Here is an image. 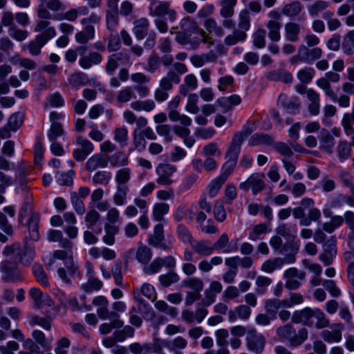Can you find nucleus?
Masks as SVG:
<instances>
[{
	"mask_svg": "<svg viewBox=\"0 0 354 354\" xmlns=\"http://www.w3.org/2000/svg\"><path fill=\"white\" fill-rule=\"evenodd\" d=\"M149 21L146 18H140L133 22V32L138 39H144L149 30Z\"/></svg>",
	"mask_w": 354,
	"mask_h": 354,
	"instance_id": "33",
	"label": "nucleus"
},
{
	"mask_svg": "<svg viewBox=\"0 0 354 354\" xmlns=\"http://www.w3.org/2000/svg\"><path fill=\"white\" fill-rule=\"evenodd\" d=\"M177 171L176 166L169 163H160L156 168V183L159 185L169 186L174 183L172 177Z\"/></svg>",
	"mask_w": 354,
	"mask_h": 354,
	"instance_id": "4",
	"label": "nucleus"
},
{
	"mask_svg": "<svg viewBox=\"0 0 354 354\" xmlns=\"http://www.w3.org/2000/svg\"><path fill=\"white\" fill-rule=\"evenodd\" d=\"M319 149L329 154L333 153L335 139L328 131L322 129L319 136Z\"/></svg>",
	"mask_w": 354,
	"mask_h": 354,
	"instance_id": "25",
	"label": "nucleus"
},
{
	"mask_svg": "<svg viewBox=\"0 0 354 354\" xmlns=\"http://www.w3.org/2000/svg\"><path fill=\"white\" fill-rule=\"evenodd\" d=\"M75 143L77 145V148L73 151V157L77 161H84L94 150L93 143L82 136L77 137Z\"/></svg>",
	"mask_w": 354,
	"mask_h": 354,
	"instance_id": "7",
	"label": "nucleus"
},
{
	"mask_svg": "<svg viewBox=\"0 0 354 354\" xmlns=\"http://www.w3.org/2000/svg\"><path fill=\"white\" fill-rule=\"evenodd\" d=\"M274 142L272 137L266 133H255L250 137L248 144L250 146H257L260 145H272Z\"/></svg>",
	"mask_w": 354,
	"mask_h": 354,
	"instance_id": "40",
	"label": "nucleus"
},
{
	"mask_svg": "<svg viewBox=\"0 0 354 354\" xmlns=\"http://www.w3.org/2000/svg\"><path fill=\"white\" fill-rule=\"evenodd\" d=\"M133 298L138 302V311L144 319H151L154 317L152 308L140 297L138 290L133 291Z\"/></svg>",
	"mask_w": 354,
	"mask_h": 354,
	"instance_id": "24",
	"label": "nucleus"
},
{
	"mask_svg": "<svg viewBox=\"0 0 354 354\" xmlns=\"http://www.w3.org/2000/svg\"><path fill=\"white\" fill-rule=\"evenodd\" d=\"M313 317V309L306 307L301 310H296L292 316V322L296 324L301 323L308 327H312L314 322L312 319Z\"/></svg>",
	"mask_w": 354,
	"mask_h": 354,
	"instance_id": "21",
	"label": "nucleus"
},
{
	"mask_svg": "<svg viewBox=\"0 0 354 354\" xmlns=\"http://www.w3.org/2000/svg\"><path fill=\"white\" fill-rule=\"evenodd\" d=\"M95 28L92 25H87L75 35V41L80 44H85L95 37Z\"/></svg>",
	"mask_w": 354,
	"mask_h": 354,
	"instance_id": "35",
	"label": "nucleus"
},
{
	"mask_svg": "<svg viewBox=\"0 0 354 354\" xmlns=\"http://www.w3.org/2000/svg\"><path fill=\"white\" fill-rule=\"evenodd\" d=\"M283 277L285 287L288 290H296L301 286V281L305 280L306 273L296 268H290L284 272Z\"/></svg>",
	"mask_w": 354,
	"mask_h": 354,
	"instance_id": "8",
	"label": "nucleus"
},
{
	"mask_svg": "<svg viewBox=\"0 0 354 354\" xmlns=\"http://www.w3.org/2000/svg\"><path fill=\"white\" fill-rule=\"evenodd\" d=\"M109 157L102 153H95L91 156L86 161L85 169L88 172H93L97 169H103L108 166Z\"/></svg>",
	"mask_w": 354,
	"mask_h": 354,
	"instance_id": "19",
	"label": "nucleus"
},
{
	"mask_svg": "<svg viewBox=\"0 0 354 354\" xmlns=\"http://www.w3.org/2000/svg\"><path fill=\"white\" fill-rule=\"evenodd\" d=\"M268 232V226L266 223H260L253 227L251 232L249 233L248 239L252 241H257L262 239V236L267 234Z\"/></svg>",
	"mask_w": 354,
	"mask_h": 354,
	"instance_id": "46",
	"label": "nucleus"
},
{
	"mask_svg": "<svg viewBox=\"0 0 354 354\" xmlns=\"http://www.w3.org/2000/svg\"><path fill=\"white\" fill-rule=\"evenodd\" d=\"M268 16L270 19L266 24V28L268 29V37L271 41L276 42L281 39V15L277 10H271L268 13Z\"/></svg>",
	"mask_w": 354,
	"mask_h": 354,
	"instance_id": "6",
	"label": "nucleus"
},
{
	"mask_svg": "<svg viewBox=\"0 0 354 354\" xmlns=\"http://www.w3.org/2000/svg\"><path fill=\"white\" fill-rule=\"evenodd\" d=\"M169 206L167 203H156L153 207V218L156 221L163 220L164 216L168 213Z\"/></svg>",
	"mask_w": 354,
	"mask_h": 354,
	"instance_id": "55",
	"label": "nucleus"
},
{
	"mask_svg": "<svg viewBox=\"0 0 354 354\" xmlns=\"http://www.w3.org/2000/svg\"><path fill=\"white\" fill-rule=\"evenodd\" d=\"M229 243V238L226 233H223L219 239L212 245L214 251L215 250H223L224 252L229 253L237 250V240H235L234 244L232 242L227 247Z\"/></svg>",
	"mask_w": 354,
	"mask_h": 354,
	"instance_id": "27",
	"label": "nucleus"
},
{
	"mask_svg": "<svg viewBox=\"0 0 354 354\" xmlns=\"http://www.w3.org/2000/svg\"><path fill=\"white\" fill-rule=\"evenodd\" d=\"M180 28L183 32L189 34L196 33L201 29L198 23L189 17L183 18L179 24Z\"/></svg>",
	"mask_w": 354,
	"mask_h": 354,
	"instance_id": "38",
	"label": "nucleus"
},
{
	"mask_svg": "<svg viewBox=\"0 0 354 354\" xmlns=\"http://www.w3.org/2000/svg\"><path fill=\"white\" fill-rule=\"evenodd\" d=\"M276 232L278 235L286 239H294L295 234L297 232V225L296 224L283 223L276 228Z\"/></svg>",
	"mask_w": 354,
	"mask_h": 354,
	"instance_id": "39",
	"label": "nucleus"
},
{
	"mask_svg": "<svg viewBox=\"0 0 354 354\" xmlns=\"http://www.w3.org/2000/svg\"><path fill=\"white\" fill-rule=\"evenodd\" d=\"M180 81V76L174 71L170 70L165 77L160 79L159 87L168 91L172 89L173 84H178Z\"/></svg>",
	"mask_w": 354,
	"mask_h": 354,
	"instance_id": "34",
	"label": "nucleus"
},
{
	"mask_svg": "<svg viewBox=\"0 0 354 354\" xmlns=\"http://www.w3.org/2000/svg\"><path fill=\"white\" fill-rule=\"evenodd\" d=\"M268 77L272 80L281 81L287 84L291 83L293 80L292 74L283 69L270 72Z\"/></svg>",
	"mask_w": 354,
	"mask_h": 354,
	"instance_id": "42",
	"label": "nucleus"
},
{
	"mask_svg": "<svg viewBox=\"0 0 354 354\" xmlns=\"http://www.w3.org/2000/svg\"><path fill=\"white\" fill-rule=\"evenodd\" d=\"M239 187L243 191L251 189L252 194L256 196L266 189V176L261 173H252L245 181L239 184Z\"/></svg>",
	"mask_w": 354,
	"mask_h": 354,
	"instance_id": "3",
	"label": "nucleus"
},
{
	"mask_svg": "<svg viewBox=\"0 0 354 354\" xmlns=\"http://www.w3.org/2000/svg\"><path fill=\"white\" fill-rule=\"evenodd\" d=\"M131 171L128 167H123L116 171L115 181L117 185L127 186L126 184L131 178Z\"/></svg>",
	"mask_w": 354,
	"mask_h": 354,
	"instance_id": "61",
	"label": "nucleus"
},
{
	"mask_svg": "<svg viewBox=\"0 0 354 354\" xmlns=\"http://www.w3.org/2000/svg\"><path fill=\"white\" fill-rule=\"evenodd\" d=\"M152 251L151 248L147 245H140L138 247L136 259L137 261L142 264H147L151 259Z\"/></svg>",
	"mask_w": 354,
	"mask_h": 354,
	"instance_id": "43",
	"label": "nucleus"
},
{
	"mask_svg": "<svg viewBox=\"0 0 354 354\" xmlns=\"http://www.w3.org/2000/svg\"><path fill=\"white\" fill-rule=\"evenodd\" d=\"M335 151L339 161L344 162L351 156V147L347 142L340 141L336 147Z\"/></svg>",
	"mask_w": 354,
	"mask_h": 354,
	"instance_id": "48",
	"label": "nucleus"
},
{
	"mask_svg": "<svg viewBox=\"0 0 354 354\" xmlns=\"http://www.w3.org/2000/svg\"><path fill=\"white\" fill-rule=\"evenodd\" d=\"M336 255V239L335 237L332 236L323 245V252L319 255V259L322 261L325 266H329L332 264Z\"/></svg>",
	"mask_w": 354,
	"mask_h": 354,
	"instance_id": "15",
	"label": "nucleus"
},
{
	"mask_svg": "<svg viewBox=\"0 0 354 354\" xmlns=\"http://www.w3.org/2000/svg\"><path fill=\"white\" fill-rule=\"evenodd\" d=\"M276 333L280 339L288 341L293 347L301 345L308 337V332L306 328H301L296 332L290 324L279 326Z\"/></svg>",
	"mask_w": 354,
	"mask_h": 354,
	"instance_id": "2",
	"label": "nucleus"
},
{
	"mask_svg": "<svg viewBox=\"0 0 354 354\" xmlns=\"http://www.w3.org/2000/svg\"><path fill=\"white\" fill-rule=\"evenodd\" d=\"M102 61V56L98 52H91L88 55L82 56L79 64L83 69H89L93 65H98Z\"/></svg>",
	"mask_w": 354,
	"mask_h": 354,
	"instance_id": "29",
	"label": "nucleus"
},
{
	"mask_svg": "<svg viewBox=\"0 0 354 354\" xmlns=\"http://www.w3.org/2000/svg\"><path fill=\"white\" fill-rule=\"evenodd\" d=\"M328 6V2L317 0L308 6V11L311 17H317L320 12H324Z\"/></svg>",
	"mask_w": 354,
	"mask_h": 354,
	"instance_id": "49",
	"label": "nucleus"
},
{
	"mask_svg": "<svg viewBox=\"0 0 354 354\" xmlns=\"http://www.w3.org/2000/svg\"><path fill=\"white\" fill-rule=\"evenodd\" d=\"M111 321L110 323H104L99 327L100 333L103 335L109 334L113 328H120L124 326V322L120 319V315L115 312H111L109 317H107Z\"/></svg>",
	"mask_w": 354,
	"mask_h": 354,
	"instance_id": "23",
	"label": "nucleus"
},
{
	"mask_svg": "<svg viewBox=\"0 0 354 354\" xmlns=\"http://www.w3.org/2000/svg\"><path fill=\"white\" fill-rule=\"evenodd\" d=\"M40 220V215L37 212L32 214L31 216L28 221V228L29 230L30 238L32 240L37 241L39 239V222Z\"/></svg>",
	"mask_w": 354,
	"mask_h": 354,
	"instance_id": "37",
	"label": "nucleus"
},
{
	"mask_svg": "<svg viewBox=\"0 0 354 354\" xmlns=\"http://www.w3.org/2000/svg\"><path fill=\"white\" fill-rule=\"evenodd\" d=\"M129 191V188L128 186L117 185L116 192L113 196V203L118 206L124 205Z\"/></svg>",
	"mask_w": 354,
	"mask_h": 354,
	"instance_id": "44",
	"label": "nucleus"
},
{
	"mask_svg": "<svg viewBox=\"0 0 354 354\" xmlns=\"http://www.w3.org/2000/svg\"><path fill=\"white\" fill-rule=\"evenodd\" d=\"M221 4V16L223 18H230L232 17L234 13V7L236 4V0H223Z\"/></svg>",
	"mask_w": 354,
	"mask_h": 354,
	"instance_id": "51",
	"label": "nucleus"
},
{
	"mask_svg": "<svg viewBox=\"0 0 354 354\" xmlns=\"http://www.w3.org/2000/svg\"><path fill=\"white\" fill-rule=\"evenodd\" d=\"M25 115L24 112H15L9 118L8 124L10 129L15 131L19 129L24 122Z\"/></svg>",
	"mask_w": 354,
	"mask_h": 354,
	"instance_id": "53",
	"label": "nucleus"
},
{
	"mask_svg": "<svg viewBox=\"0 0 354 354\" xmlns=\"http://www.w3.org/2000/svg\"><path fill=\"white\" fill-rule=\"evenodd\" d=\"M306 95L308 100V109L309 111H319V95L312 88H309L306 91Z\"/></svg>",
	"mask_w": 354,
	"mask_h": 354,
	"instance_id": "58",
	"label": "nucleus"
},
{
	"mask_svg": "<svg viewBox=\"0 0 354 354\" xmlns=\"http://www.w3.org/2000/svg\"><path fill=\"white\" fill-rule=\"evenodd\" d=\"M270 244L274 250L286 256L292 254L295 257L298 250V247L292 243L288 242L286 244H283L282 239L279 235L272 236L270 240Z\"/></svg>",
	"mask_w": 354,
	"mask_h": 354,
	"instance_id": "17",
	"label": "nucleus"
},
{
	"mask_svg": "<svg viewBox=\"0 0 354 354\" xmlns=\"http://www.w3.org/2000/svg\"><path fill=\"white\" fill-rule=\"evenodd\" d=\"M315 74V70L311 67H305L297 72V77L302 84L310 83Z\"/></svg>",
	"mask_w": 354,
	"mask_h": 354,
	"instance_id": "63",
	"label": "nucleus"
},
{
	"mask_svg": "<svg viewBox=\"0 0 354 354\" xmlns=\"http://www.w3.org/2000/svg\"><path fill=\"white\" fill-rule=\"evenodd\" d=\"M198 88V80L195 75L190 73L184 78V84L180 86L179 92L183 95H187L189 90H195Z\"/></svg>",
	"mask_w": 354,
	"mask_h": 354,
	"instance_id": "36",
	"label": "nucleus"
},
{
	"mask_svg": "<svg viewBox=\"0 0 354 354\" xmlns=\"http://www.w3.org/2000/svg\"><path fill=\"white\" fill-rule=\"evenodd\" d=\"M247 345L250 351L261 353L266 344V338L255 329H250L247 333Z\"/></svg>",
	"mask_w": 354,
	"mask_h": 354,
	"instance_id": "12",
	"label": "nucleus"
},
{
	"mask_svg": "<svg viewBox=\"0 0 354 354\" xmlns=\"http://www.w3.org/2000/svg\"><path fill=\"white\" fill-rule=\"evenodd\" d=\"M193 250L200 256H210L214 249L210 242L207 240L193 241L191 242Z\"/></svg>",
	"mask_w": 354,
	"mask_h": 354,
	"instance_id": "28",
	"label": "nucleus"
},
{
	"mask_svg": "<svg viewBox=\"0 0 354 354\" xmlns=\"http://www.w3.org/2000/svg\"><path fill=\"white\" fill-rule=\"evenodd\" d=\"M329 329H324L320 333V337L327 343H338L342 340L344 326L342 323L330 325Z\"/></svg>",
	"mask_w": 354,
	"mask_h": 354,
	"instance_id": "10",
	"label": "nucleus"
},
{
	"mask_svg": "<svg viewBox=\"0 0 354 354\" xmlns=\"http://www.w3.org/2000/svg\"><path fill=\"white\" fill-rule=\"evenodd\" d=\"M206 30L216 37H221L224 35V31L221 26H218L217 22L212 18H207L203 23Z\"/></svg>",
	"mask_w": 354,
	"mask_h": 354,
	"instance_id": "45",
	"label": "nucleus"
},
{
	"mask_svg": "<svg viewBox=\"0 0 354 354\" xmlns=\"http://www.w3.org/2000/svg\"><path fill=\"white\" fill-rule=\"evenodd\" d=\"M32 273L39 283L45 287L49 286L47 274L41 265L34 264L32 266Z\"/></svg>",
	"mask_w": 354,
	"mask_h": 354,
	"instance_id": "52",
	"label": "nucleus"
},
{
	"mask_svg": "<svg viewBox=\"0 0 354 354\" xmlns=\"http://www.w3.org/2000/svg\"><path fill=\"white\" fill-rule=\"evenodd\" d=\"M278 106L283 109H298L300 106V102L297 97L292 96L288 97L285 94H280L277 100Z\"/></svg>",
	"mask_w": 354,
	"mask_h": 354,
	"instance_id": "31",
	"label": "nucleus"
},
{
	"mask_svg": "<svg viewBox=\"0 0 354 354\" xmlns=\"http://www.w3.org/2000/svg\"><path fill=\"white\" fill-rule=\"evenodd\" d=\"M342 48L346 55H351L354 53V30H349L343 37Z\"/></svg>",
	"mask_w": 354,
	"mask_h": 354,
	"instance_id": "41",
	"label": "nucleus"
},
{
	"mask_svg": "<svg viewBox=\"0 0 354 354\" xmlns=\"http://www.w3.org/2000/svg\"><path fill=\"white\" fill-rule=\"evenodd\" d=\"M68 84L74 88H79L80 86L86 85L100 86V83L96 82L95 79H90L87 74L76 71L70 75L68 78Z\"/></svg>",
	"mask_w": 354,
	"mask_h": 354,
	"instance_id": "14",
	"label": "nucleus"
},
{
	"mask_svg": "<svg viewBox=\"0 0 354 354\" xmlns=\"http://www.w3.org/2000/svg\"><path fill=\"white\" fill-rule=\"evenodd\" d=\"M78 268L75 264L73 259L69 257L64 261V266L59 267L57 269V274L60 279L65 283L69 284L71 283L74 276L77 273Z\"/></svg>",
	"mask_w": 354,
	"mask_h": 354,
	"instance_id": "16",
	"label": "nucleus"
},
{
	"mask_svg": "<svg viewBox=\"0 0 354 354\" xmlns=\"http://www.w3.org/2000/svg\"><path fill=\"white\" fill-rule=\"evenodd\" d=\"M133 147L129 149V153H131L134 150H137L140 153L144 151L146 148L145 139L143 138L142 135H141L137 130H134L133 133Z\"/></svg>",
	"mask_w": 354,
	"mask_h": 354,
	"instance_id": "47",
	"label": "nucleus"
},
{
	"mask_svg": "<svg viewBox=\"0 0 354 354\" xmlns=\"http://www.w3.org/2000/svg\"><path fill=\"white\" fill-rule=\"evenodd\" d=\"M164 239L163 225L158 223L154 227L153 234L149 236L148 243L155 248L169 250L170 246L163 243Z\"/></svg>",
	"mask_w": 354,
	"mask_h": 354,
	"instance_id": "20",
	"label": "nucleus"
},
{
	"mask_svg": "<svg viewBox=\"0 0 354 354\" xmlns=\"http://www.w3.org/2000/svg\"><path fill=\"white\" fill-rule=\"evenodd\" d=\"M149 15L156 18L167 16L170 21H174L176 19V12L170 7V3L167 1H160L154 8L151 5L149 7Z\"/></svg>",
	"mask_w": 354,
	"mask_h": 354,
	"instance_id": "9",
	"label": "nucleus"
},
{
	"mask_svg": "<svg viewBox=\"0 0 354 354\" xmlns=\"http://www.w3.org/2000/svg\"><path fill=\"white\" fill-rule=\"evenodd\" d=\"M281 308V300L278 299H268L265 303V310L268 314L271 315L272 319L277 317V310Z\"/></svg>",
	"mask_w": 354,
	"mask_h": 354,
	"instance_id": "56",
	"label": "nucleus"
},
{
	"mask_svg": "<svg viewBox=\"0 0 354 354\" xmlns=\"http://www.w3.org/2000/svg\"><path fill=\"white\" fill-rule=\"evenodd\" d=\"M340 80V75L333 71H328L324 76L316 81L318 87L322 89L326 97L335 99V92L331 87L330 83H337Z\"/></svg>",
	"mask_w": 354,
	"mask_h": 354,
	"instance_id": "5",
	"label": "nucleus"
},
{
	"mask_svg": "<svg viewBox=\"0 0 354 354\" xmlns=\"http://www.w3.org/2000/svg\"><path fill=\"white\" fill-rule=\"evenodd\" d=\"M2 272V280L6 282L15 283L22 280V277L17 267L9 262L2 261L0 266Z\"/></svg>",
	"mask_w": 354,
	"mask_h": 354,
	"instance_id": "11",
	"label": "nucleus"
},
{
	"mask_svg": "<svg viewBox=\"0 0 354 354\" xmlns=\"http://www.w3.org/2000/svg\"><path fill=\"white\" fill-rule=\"evenodd\" d=\"M92 304L97 306V314L102 319H107L109 317L110 311H109V301L104 296L95 297L92 301Z\"/></svg>",
	"mask_w": 354,
	"mask_h": 354,
	"instance_id": "26",
	"label": "nucleus"
},
{
	"mask_svg": "<svg viewBox=\"0 0 354 354\" xmlns=\"http://www.w3.org/2000/svg\"><path fill=\"white\" fill-rule=\"evenodd\" d=\"M188 341L182 336L174 338L168 344V348L171 351H180L187 347Z\"/></svg>",
	"mask_w": 354,
	"mask_h": 354,
	"instance_id": "59",
	"label": "nucleus"
},
{
	"mask_svg": "<svg viewBox=\"0 0 354 354\" xmlns=\"http://www.w3.org/2000/svg\"><path fill=\"white\" fill-rule=\"evenodd\" d=\"M176 41L182 46H189V49L196 50L199 48L201 39L198 37H191V34L179 31L176 32Z\"/></svg>",
	"mask_w": 354,
	"mask_h": 354,
	"instance_id": "22",
	"label": "nucleus"
},
{
	"mask_svg": "<svg viewBox=\"0 0 354 354\" xmlns=\"http://www.w3.org/2000/svg\"><path fill=\"white\" fill-rule=\"evenodd\" d=\"M34 32H40L34 39L23 46L24 50L28 51L32 56H38L41 53V49L45 44L56 36L55 27L50 25L49 21L38 20L34 27Z\"/></svg>",
	"mask_w": 354,
	"mask_h": 354,
	"instance_id": "1",
	"label": "nucleus"
},
{
	"mask_svg": "<svg viewBox=\"0 0 354 354\" xmlns=\"http://www.w3.org/2000/svg\"><path fill=\"white\" fill-rule=\"evenodd\" d=\"M183 286L192 290V292H199L203 290L204 283L202 279L197 277H190L183 281Z\"/></svg>",
	"mask_w": 354,
	"mask_h": 354,
	"instance_id": "50",
	"label": "nucleus"
},
{
	"mask_svg": "<svg viewBox=\"0 0 354 354\" xmlns=\"http://www.w3.org/2000/svg\"><path fill=\"white\" fill-rule=\"evenodd\" d=\"M313 317L317 320L315 327L318 329L328 327L330 321L323 311L319 308L313 309Z\"/></svg>",
	"mask_w": 354,
	"mask_h": 354,
	"instance_id": "57",
	"label": "nucleus"
},
{
	"mask_svg": "<svg viewBox=\"0 0 354 354\" xmlns=\"http://www.w3.org/2000/svg\"><path fill=\"white\" fill-rule=\"evenodd\" d=\"M300 26L295 21H289L284 26L285 38L290 42H296L299 39Z\"/></svg>",
	"mask_w": 354,
	"mask_h": 354,
	"instance_id": "30",
	"label": "nucleus"
},
{
	"mask_svg": "<svg viewBox=\"0 0 354 354\" xmlns=\"http://www.w3.org/2000/svg\"><path fill=\"white\" fill-rule=\"evenodd\" d=\"M304 7L299 1L295 0L286 3L281 10V13L290 18L298 17Z\"/></svg>",
	"mask_w": 354,
	"mask_h": 354,
	"instance_id": "32",
	"label": "nucleus"
},
{
	"mask_svg": "<svg viewBox=\"0 0 354 354\" xmlns=\"http://www.w3.org/2000/svg\"><path fill=\"white\" fill-rule=\"evenodd\" d=\"M51 122L50 129L47 136L49 140H57L59 136L64 134V131L60 121L64 119V115L58 112H51L49 115Z\"/></svg>",
	"mask_w": 354,
	"mask_h": 354,
	"instance_id": "13",
	"label": "nucleus"
},
{
	"mask_svg": "<svg viewBox=\"0 0 354 354\" xmlns=\"http://www.w3.org/2000/svg\"><path fill=\"white\" fill-rule=\"evenodd\" d=\"M113 139L121 147L126 146L128 140V131L125 127H118L114 130Z\"/></svg>",
	"mask_w": 354,
	"mask_h": 354,
	"instance_id": "64",
	"label": "nucleus"
},
{
	"mask_svg": "<svg viewBox=\"0 0 354 354\" xmlns=\"http://www.w3.org/2000/svg\"><path fill=\"white\" fill-rule=\"evenodd\" d=\"M109 158L111 165L113 167H122L128 164L129 160L127 155L122 151L114 153Z\"/></svg>",
	"mask_w": 354,
	"mask_h": 354,
	"instance_id": "62",
	"label": "nucleus"
},
{
	"mask_svg": "<svg viewBox=\"0 0 354 354\" xmlns=\"http://www.w3.org/2000/svg\"><path fill=\"white\" fill-rule=\"evenodd\" d=\"M70 200L76 213L79 215H83L86 212L85 206L76 192H71Z\"/></svg>",
	"mask_w": 354,
	"mask_h": 354,
	"instance_id": "60",
	"label": "nucleus"
},
{
	"mask_svg": "<svg viewBox=\"0 0 354 354\" xmlns=\"http://www.w3.org/2000/svg\"><path fill=\"white\" fill-rule=\"evenodd\" d=\"M112 178L111 172L107 171H97L92 177V183L94 185H107Z\"/></svg>",
	"mask_w": 354,
	"mask_h": 354,
	"instance_id": "54",
	"label": "nucleus"
},
{
	"mask_svg": "<svg viewBox=\"0 0 354 354\" xmlns=\"http://www.w3.org/2000/svg\"><path fill=\"white\" fill-rule=\"evenodd\" d=\"M295 261V257L292 254H288L284 257L275 258L266 261L261 266V270L267 273H272L276 269H280L285 263H292Z\"/></svg>",
	"mask_w": 354,
	"mask_h": 354,
	"instance_id": "18",
	"label": "nucleus"
}]
</instances>
